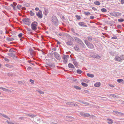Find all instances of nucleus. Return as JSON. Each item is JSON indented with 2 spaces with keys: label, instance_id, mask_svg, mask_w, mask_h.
<instances>
[{
  "label": "nucleus",
  "instance_id": "nucleus-40",
  "mask_svg": "<svg viewBox=\"0 0 124 124\" xmlns=\"http://www.w3.org/2000/svg\"><path fill=\"white\" fill-rule=\"evenodd\" d=\"M88 39L89 41H91L92 39V38L90 37H88Z\"/></svg>",
  "mask_w": 124,
  "mask_h": 124
},
{
  "label": "nucleus",
  "instance_id": "nucleus-12",
  "mask_svg": "<svg viewBox=\"0 0 124 124\" xmlns=\"http://www.w3.org/2000/svg\"><path fill=\"white\" fill-rule=\"evenodd\" d=\"M26 116H29L31 117L32 118H34L35 116L33 115L32 114H26Z\"/></svg>",
  "mask_w": 124,
  "mask_h": 124
},
{
  "label": "nucleus",
  "instance_id": "nucleus-39",
  "mask_svg": "<svg viewBox=\"0 0 124 124\" xmlns=\"http://www.w3.org/2000/svg\"><path fill=\"white\" fill-rule=\"evenodd\" d=\"M4 59L5 61L7 62H8L9 61V60L8 58H4Z\"/></svg>",
  "mask_w": 124,
  "mask_h": 124
},
{
  "label": "nucleus",
  "instance_id": "nucleus-37",
  "mask_svg": "<svg viewBox=\"0 0 124 124\" xmlns=\"http://www.w3.org/2000/svg\"><path fill=\"white\" fill-rule=\"evenodd\" d=\"M23 34L22 33H20L18 35V36L19 38H21L23 37Z\"/></svg>",
  "mask_w": 124,
  "mask_h": 124
},
{
  "label": "nucleus",
  "instance_id": "nucleus-23",
  "mask_svg": "<svg viewBox=\"0 0 124 124\" xmlns=\"http://www.w3.org/2000/svg\"><path fill=\"white\" fill-rule=\"evenodd\" d=\"M74 87L76 89L78 90H80L81 88L79 87L76 85H75L74 86Z\"/></svg>",
  "mask_w": 124,
  "mask_h": 124
},
{
  "label": "nucleus",
  "instance_id": "nucleus-48",
  "mask_svg": "<svg viewBox=\"0 0 124 124\" xmlns=\"http://www.w3.org/2000/svg\"><path fill=\"white\" fill-rule=\"evenodd\" d=\"M73 106H78V105L76 104L73 103Z\"/></svg>",
  "mask_w": 124,
  "mask_h": 124
},
{
  "label": "nucleus",
  "instance_id": "nucleus-49",
  "mask_svg": "<svg viewBox=\"0 0 124 124\" xmlns=\"http://www.w3.org/2000/svg\"><path fill=\"white\" fill-rule=\"evenodd\" d=\"M35 9L36 11H38L39 10V8H38L36 7L35 8Z\"/></svg>",
  "mask_w": 124,
  "mask_h": 124
},
{
  "label": "nucleus",
  "instance_id": "nucleus-16",
  "mask_svg": "<svg viewBox=\"0 0 124 124\" xmlns=\"http://www.w3.org/2000/svg\"><path fill=\"white\" fill-rule=\"evenodd\" d=\"M110 96L114 98H118L119 97V96L116 95L114 94H110Z\"/></svg>",
  "mask_w": 124,
  "mask_h": 124
},
{
  "label": "nucleus",
  "instance_id": "nucleus-24",
  "mask_svg": "<svg viewBox=\"0 0 124 124\" xmlns=\"http://www.w3.org/2000/svg\"><path fill=\"white\" fill-rule=\"evenodd\" d=\"M8 55L11 57L14 56L15 55V54H14L10 53L8 54Z\"/></svg>",
  "mask_w": 124,
  "mask_h": 124
},
{
  "label": "nucleus",
  "instance_id": "nucleus-62",
  "mask_svg": "<svg viewBox=\"0 0 124 124\" xmlns=\"http://www.w3.org/2000/svg\"><path fill=\"white\" fill-rule=\"evenodd\" d=\"M0 94H1V93H0Z\"/></svg>",
  "mask_w": 124,
  "mask_h": 124
},
{
  "label": "nucleus",
  "instance_id": "nucleus-10",
  "mask_svg": "<svg viewBox=\"0 0 124 124\" xmlns=\"http://www.w3.org/2000/svg\"><path fill=\"white\" fill-rule=\"evenodd\" d=\"M30 53L32 56H33L34 55V51L32 49H30Z\"/></svg>",
  "mask_w": 124,
  "mask_h": 124
},
{
  "label": "nucleus",
  "instance_id": "nucleus-21",
  "mask_svg": "<svg viewBox=\"0 0 124 124\" xmlns=\"http://www.w3.org/2000/svg\"><path fill=\"white\" fill-rule=\"evenodd\" d=\"M66 104L70 106H73V103L72 102H69L66 103Z\"/></svg>",
  "mask_w": 124,
  "mask_h": 124
},
{
  "label": "nucleus",
  "instance_id": "nucleus-8",
  "mask_svg": "<svg viewBox=\"0 0 124 124\" xmlns=\"http://www.w3.org/2000/svg\"><path fill=\"white\" fill-rule=\"evenodd\" d=\"M78 24L80 26L83 27H87V25H85V23L83 22H79L78 23Z\"/></svg>",
  "mask_w": 124,
  "mask_h": 124
},
{
  "label": "nucleus",
  "instance_id": "nucleus-46",
  "mask_svg": "<svg viewBox=\"0 0 124 124\" xmlns=\"http://www.w3.org/2000/svg\"><path fill=\"white\" fill-rule=\"evenodd\" d=\"M121 3L122 4H123L124 3V0H121Z\"/></svg>",
  "mask_w": 124,
  "mask_h": 124
},
{
  "label": "nucleus",
  "instance_id": "nucleus-34",
  "mask_svg": "<svg viewBox=\"0 0 124 124\" xmlns=\"http://www.w3.org/2000/svg\"><path fill=\"white\" fill-rule=\"evenodd\" d=\"M123 81V80L122 79H119L117 80V82L119 83H120L121 82H122Z\"/></svg>",
  "mask_w": 124,
  "mask_h": 124
},
{
  "label": "nucleus",
  "instance_id": "nucleus-56",
  "mask_svg": "<svg viewBox=\"0 0 124 124\" xmlns=\"http://www.w3.org/2000/svg\"><path fill=\"white\" fill-rule=\"evenodd\" d=\"M78 39L79 40H80L78 38H77V39Z\"/></svg>",
  "mask_w": 124,
  "mask_h": 124
},
{
  "label": "nucleus",
  "instance_id": "nucleus-28",
  "mask_svg": "<svg viewBox=\"0 0 124 124\" xmlns=\"http://www.w3.org/2000/svg\"><path fill=\"white\" fill-rule=\"evenodd\" d=\"M84 14L88 16L90 15V13L88 12H84Z\"/></svg>",
  "mask_w": 124,
  "mask_h": 124
},
{
  "label": "nucleus",
  "instance_id": "nucleus-54",
  "mask_svg": "<svg viewBox=\"0 0 124 124\" xmlns=\"http://www.w3.org/2000/svg\"><path fill=\"white\" fill-rule=\"evenodd\" d=\"M53 50H54V51L55 50V49L54 48H53Z\"/></svg>",
  "mask_w": 124,
  "mask_h": 124
},
{
  "label": "nucleus",
  "instance_id": "nucleus-3",
  "mask_svg": "<svg viewBox=\"0 0 124 124\" xmlns=\"http://www.w3.org/2000/svg\"><path fill=\"white\" fill-rule=\"evenodd\" d=\"M85 42L89 48H93V45L92 44L89 42L85 40Z\"/></svg>",
  "mask_w": 124,
  "mask_h": 124
},
{
  "label": "nucleus",
  "instance_id": "nucleus-60",
  "mask_svg": "<svg viewBox=\"0 0 124 124\" xmlns=\"http://www.w3.org/2000/svg\"><path fill=\"white\" fill-rule=\"evenodd\" d=\"M31 83H34L33 82H32Z\"/></svg>",
  "mask_w": 124,
  "mask_h": 124
},
{
  "label": "nucleus",
  "instance_id": "nucleus-35",
  "mask_svg": "<svg viewBox=\"0 0 124 124\" xmlns=\"http://www.w3.org/2000/svg\"><path fill=\"white\" fill-rule=\"evenodd\" d=\"M118 21L120 22H122L124 21V19L122 18H120L118 19Z\"/></svg>",
  "mask_w": 124,
  "mask_h": 124
},
{
  "label": "nucleus",
  "instance_id": "nucleus-22",
  "mask_svg": "<svg viewBox=\"0 0 124 124\" xmlns=\"http://www.w3.org/2000/svg\"><path fill=\"white\" fill-rule=\"evenodd\" d=\"M54 20L53 19H52V21L54 23H56L57 20V19L56 17H55L54 18Z\"/></svg>",
  "mask_w": 124,
  "mask_h": 124
},
{
  "label": "nucleus",
  "instance_id": "nucleus-45",
  "mask_svg": "<svg viewBox=\"0 0 124 124\" xmlns=\"http://www.w3.org/2000/svg\"><path fill=\"white\" fill-rule=\"evenodd\" d=\"M90 18L91 19H93L94 18V17L93 16H90Z\"/></svg>",
  "mask_w": 124,
  "mask_h": 124
},
{
  "label": "nucleus",
  "instance_id": "nucleus-11",
  "mask_svg": "<svg viewBox=\"0 0 124 124\" xmlns=\"http://www.w3.org/2000/svg\"><path fill=\"white\" fill-rule=\"evenodd\" d=\"M0 89L3 90V91H5L6 92L8 91H10V92H11V91L9 90H8L5 88H3V87H0Z\"/></svg>",
  "mask_w": 124,
  "mask_h": 124
},
{
  "label": "nucleus",
  "instance_id": "nucleus-1",
  "mask_svg": "<svg viewBox=\"0 0 124 124\" xmlns=\"http://www.w3.org/2000/svg\"><path fill=\"white\" fill-rule=\"evenodd\" d=\"M115 60L117 62H122L124 60V55L122 54L121 55L120 57L118 56H116L115 57Z\"/></svg>",
  "mask_w": 124,
  "mask_h": 124
},
{
  "label": "nucleus",
  "instance_id": "nucleus-4",
  "mask_svg": "<svg viewBox=\"0 0 124 124\" xmlns=\"http://www.w3.org/2000/svg\"><path fill=\"white\" fill-rule=\"evenodd\" d=\"M36 15L38 17L40 18H42L43 17V15L41 11L39 10L38 12L36 13Z\"/></svg>",
  "mask_w": 124,
  "mask_h": 124
},
{
  "label": "nucleus",
  "instance_id": "nucleus-19",
  "mask_svg": "<svg viewBox=\"0 0 124 124\" xmlns=\"http://www.w3.org/2000/svg\"><path fill=\"white\" fill-rule=\"evenodd\" d=\"M87 75L88 76L90 77L93 78L94 77V76L92 74L89 73H87Z\"/></svg>",
  "mask_w": 124,
  "mask_h": 124
},
{
  "label": "nucleus",
  "instance_id": "nucleus-15",
  "mask_svg": "<svg viewBox=\"0 0 124 124\" xmlns=\"http://www.w3.org/2000/svg\"><path fill=\"white\" fill-rule=\"evenodd\" d=\"M101 85V83L100 82H97L95 84L94 86L96 87H99Z\"/></svg>",
  "mask_w": 124,
  "mask_h": 124
},
{
  "label": "nucleus",
  "instance_id": "nucleus-33",
  "mask_svg": "<svg viewBox=\"0 0 124 124\" xmlns=\"http://www.w3.org/2000/svg\"><path fill=\"white\" fill-rule=\"evenodd\" d=\"M7 122L8 124H14L11 121H9L8 120H7Z\"/></svg>",
  "mask_w": 124,
  "mask_h": 124
},
{
  "label": "nucleus",
  "instance_id": "nucleus-51",
  "mask_svg": "<svg viewBox=\"0 0 124 124\" xmlns=\"http://www.w3.org/2000/svg\"><path fill=\"white\" fill-rule=\"evenodd\" d=\"M32 81H33V82H34L33 80H32L31 79L30 80V82H31Z\"/></svg>",
  "mask_w": 124,
  "mask_h": 124
},
{
  "label": "nucleus",
  "instance_id": "nucleus-42",
  "mask_svg": "<svg viewBox=\"0 0 124 124\" xmlns=\"http://www.w3.org/2000/svg\"><path fill=\"white\" fill-rule=\"evenodd\" d=\"M5 66H6L8 67H9V68L11 67V66L8 64H6L5 65Z\"/></svg>",
  "mask_w": 124,
  "mask_h": 124
},
{
  "label": "nucleus",
  "instance_id": "nucleus-52",
  "mask_svg": "<svg viewBox=\"0 0 124 124\" xmlns=\"http://www.w3.org/2000/svg\"><path fill=\"white\" fill-rule=\"evenodd\" d=\"M60 44V43L58 41L57 42V44Z\"/></svg>",
  "mask_w": 124,
  "mask_h": 124
},
{
  "label": "nucleus",
  "instance_id": "nucleus-43",
  "mask_svg": "<svg viewBox=\"0 0 124 124\" xmlns=\"http://www.w3.org/2000/svg\"><path fill=\"white\" fill-rule=\"evenodd\" d=\"M84 92L85 93H89V91L87 90H85Z\"/></svg>",
  "mask_w": 124,
  "mask_h": 124
},
{
  "label": "nucleus",
  "instance_id": "nucleus-38",
  "mask_svg": "<svg viewBox=\"0 0 124 124\" xmlns=\"http://www.w3.org/2000/svg\"><path fill=\"white\" fill-rule=\"evenodd\" d=\"M76 17L77 18V19L78 20H79L81 18L79 16H76Z\"/></svg>",
  "mask_w": 124,
  "mask_h": 124
},
{
  "label": "nucleus",
  "instance_id": "nucleus-31",
  "mask_svg": "<svg viewBox=\"0 0 124 124\" xmlns=\"http://www.w3.org/2000/svg\"><path fill=\"white\" fill-rule=\"evenodd\" d=\"M101 11L102 12H107L106 9L104 8H102L101 9Z\"/></svg>",
  "mask_w": 124,
  "mask_h": 124
},
{
  "label": "nucleus",
  "instance_id": "nucleus-13",
  "mask_svg": "<svg viewBox=\"0 0 124 124\" xmlns=\"http://www.w3.org/2000/svg\"><path fill=\"white\" fill-rule=\"evenodd\" d=\"M68 65L69 67L70 68H75L74 65L70 63H69Z\"/></svg>",
  "mask_w": 124,
  "mask_h": 124
},
{
  "label": "nucleus",
  "instance_id": "nucleus-27",
  "mask_svg": "<svg viewBox=\"0 0 124 124\" xmlns=\"http://www.w3.org/2000/svg\"><path fill=\"white\" fill-rule=\"evenodd\" d=\"M94 3L96 5H99L100 4V3L98 1H95L94 2Z\"/></svg>",
  "mask_w": 124,
  "mask_h": 124
},
{
  "label": "nucleus",
  "instance_id": "nucleus-47",
  "mask_svg": "<svg viewBox=\"0 0 124 124\" xmlns=\"http://www.w3.org/2000/svg\"><path fill=\"white\" fill-rule=\"evenodd\" d=\"M70 42L69 41L67 42H66V43L68 45L71 44Z\"/></svg>",
  "mask_w": 124,
  "mask_h": 124
},
{
  "label": "nucleus",
  "instance_id": "nucleus-9",
  "mask_svg": "<svg viewBox=\"0 0 124 124\" xmlns=\"http://www.w3.org/2000/svg\"><path fill=\"white\" fill-rule=\"evenodd\" d=\"M107 123L108 124H112L113 123V120L109 118L107 119Z\"/></svg>",
  "mask_w": 124,
  "mask_h": 124
},
{
  "label": "nucleus",
  "instance_id": "nucleus-61",
  "mask_svg": "<svg viewBox=\"0 0 124 124\" xmlns=\"http://www.w3.org/2000/svg\"><path fill=\"white\" fill-rule=\"evenodd\" d=\"M20 40H22V39H20Z\"/></svg>",
  "mask_w": 124,
  "mask_h": 124
},
{
  "label": "nucleus",
  "instance_id": "nucleus-20",
  "mask_svg": "<svg viewBox=\"0 0 124 124\" xmlns=\"http://www.w3.org/2000/svg\"><path fill=\"white\" fill-rule=\"evenodd\" d=\"M55 57L58 60H60V58L58 54H56L55 55Z\"/></svg>",
  "mask_w": 124,
  "mask_h": 124
},
{
  "label": "nucleus",
  "instance_id": "nucleus-36",
  "mask_svg": "<svg viewBox=\"0 0 124 124\" xmlns=\"http://www.w3.org/2000/svg\"><path fill=\"white\" fill-rule=\"evenodd\" d=\"M37 91L40 94H44V92L43 91H38V90H37Z\"/></svg>",
  "mask_w": 124,
  "mask_h": 124
},
{
  "label": "nucleus",
  "instance_id": "nucleus-7",
  "mask_svg": "<svg viewBox=\"0 0 124 124\" xmlns=\"http://www.w3.org/2000/svg\"><path fill=\"white\" fill-rule=\"evenodd\" d=\"M111 15L112 16L116 17L120 15V13L118 12H113L111 13Z\"/></svg>",
  "mask_w": 124,
  "mask_h": 124
},
{
  "label": "nucleus",
  "instance_id": "nucleus-55",
  "mask_svg": "<svg viewBox=\"0 0 124 124\" xmlns=\"http://www.w3.org/2000/svg\"><path fill=\"white\" fill-rule=\"evenodd\" d=\"M52 124H56V123H52Z\"/></svg>",
  "mask_w": 124,
  "mask_h": 124
},
{
  "label": "nucleus",
  "instance_id": "nucleus-17",
  "mask_svg": "<svg viewBox=\"0 0 124 124\" xmlns=\"http://www.w3.org/2000/svg\"><path fill=\"white\" fill-rule=\"evenodd\" d=\"M73 63L74 65L76 67H77L78 66V64L77 62L75 60L73 61Z\"/></svg>",
  "mask_w": 124,
  "mask_h": 124
},
{
  "label": "nucleus",
  "instance_id": "nucleus-59",
  "mask_svg": "<svg viewBox=\"0 0 124 124\" xmlns=\"http://www.w3.org/2000/svg\"><path fill=\"white\" fill-rule=\"evenodd\" d=\"M99 58H100L101 57L100 56H99Z\"/></svg>",
  "mask_w": 124,
  "mask_h": 124
},
{
  "label": "nucleus",
  "instance_id": "nucleus-44",
  "mask_svg": "<svg viewBox=\"0 0 124 124\" xmlns=\"http://www.w3.org/2000/svg\"><path fill=\"white\" fill-rule=\"evenodd\" d=\"M92 9L94 11H96L97 10V8L94 7H93L92 8Z\"/></svg>",
  "mask_w": 124,
  "mask_h": 124
},
{
  "label": "nucleus",
  "instance_id": "nucleus-32",
  "mask_svg": "<svg viewBox=\"0 0 124 124\" xmlns=\"http://www.w3.org/2000/svg\"><path fill=\"white\" fill-rule=\"evenodd\" d=\"M77 72L78 73L81 74L82 72V71L81 70H77Z\"/></svg>",
  "mask_w": 124,
  "mask_h": 124
},
{
  "label": "nucleus",
  "instance_id": "nucleus-41",
  "mask_svg": "<svg viewBox=\"0 0 124 124\" xmlns=\"http://www.w3.org/2000/svg\"><path fill=\"white\" fill-rule=\"evenodd\" d=\"M82 103L83 104H86V105H88L89 104V103H86V102H82Z\"/></svg>",
  "mask_w": 124,
  "mask_h": 124
},
{
  "label": "nucleus",
  "instance_id": "nucleus-2",
  "mask_svg": "<svg viewBox=\"0 0 124 124\" xmlns=\"http://www.w3.org/2000/svg\"><path fill=\"white\" fill-rule=\"evenodd\" d=\"M38 24V23L35 21L32 22L31 24V28L34 30H36L37 28V25Z\"/></svg>",
  "mask_w": 124,
  "mask_h": 124
},
{
  "label": "nucleus",
  "instance_id": "nucleus-26",
  "mask_svg": "<svg viewBox=\"0 0 124 124\" xmlns=\"http://www.w3.org/2000/svg\"><path fill=\"white\" fill-rule=\"evenodd\" d=\"M81 84L83 86H84L87 87L88 86V85L87 84L84 83L82 82L81 83Z\"/></svg>",
  "mask_w": 124,
  "mask_h": 124
},
{
  "label": "nucleus",
  "instance_id": "nucleus-29",
  "mask_svg": "<svg viewBox=\"0 0 124 124\" xmlns=\"http://www.w3.org/2000/svg\"><path fill=\"white\" fill-rule=\"evenodd\" d=\"M22 6L20 5H18L17 6V8L19 9H21L22 8Z\"/></svg>",
  "mask_w": 124,
  "mask_h": 124
},
{
  "label": "nucleus",
  "instance_id": "nucleus-57",
  "mask_svg": "<svg viewBox=\"0 0 124 124\" xmlns=\"http://www.w3.org/2000/svg\"><path fill=\"white\" fill-rule=\"evenodd\" d=\"M123 83L124 84V80L123 81Z\"/></svg>",
  "mask_w": 124,
  "mask_h": 124
},
{
  "label": "nucleus",
  "instance_id": "nucleus-5",
  "mask_svg": "<svg viewBox=\"0 0 124 124\" xmlns=\"http://www.w3.org/2000/svg\"><path fill=\"white\" fill-rule=\"evenodd\" d=\"M80 114L81 116L85 117H87L89 116H90L89 114L88 113H85L83 112H80Z\"/></svg>",
  "mask_w": 124,
  "mask_h": 124
},
{
  "label": "nucleus",
  "instance_id": "nucleus-53",
  "mask_svg": "<svg viewBox=\"0 0 124 124\" xmlns=\"http://www.w3.org/2000/svg\"><path fill=\"white\" fill-rule=\"evenodd\" d=\"M110 86L111 87H114V86H113V85H111Z\"/></svg>",
  "mask_w": 124,
  "mask_h": 124
},
{
  "label": "nucleus",
  "instance_id": "nucleus-18",
  "mask_svg": "<svg viewBox=\"0 0 124 124\" xmlns=\"http://www.w3.org/2000/svg\"><path fill=\"white\" fill-rule=\"evenodd\" d=\"M0 114L1 116H2L3 117H5V118H7L9 120L10 119L6 115H5L3 114L0 113Z\"/></svg>",
  "mask_w": 124,
  "mask_h": 124
},
{
  "label": "nucleus",
  "instance_id": "nucleus-50",
  "mask_svg": "<svg viewBox=\"0 0 124 124\" xmlns=\"http://www.w3.org/2000/svg\"><path fill=\"white\" fill-rule=\"evenodd\" d=\"M112 39H117V37H112Z\"/></svg>",
  "mask_w": 124,
  "mask_h": 124
},
{
  "label": "nucleus",
  "instance_id": "nucleus-6",
  "mask_svg": "<svg viewBox=\"0 0 124 124\" xmlns=\"http://www.w3.org/2000/svg\"><path fill=\"white\" fill-rule=\"evenodd\" d=\"M69 58V56L68 55H66L64 56L63 57V61L65 63H66L68 61V58Z\"/></svg>",
  "mask_w": 124,
  "mask_h": 124
},
{
  "label": "nucleus",
  "instance_id": "nucleus-58",
  "mask_svg": "<svg viewBox=\"0 0 124 124\" xmlns=\"http://www.w3.org/2000/svg\"><path fill=\"white\" fill-rule=\"evenodd\" d=\"M1 66V65L0 64V67Z\"/></svg>",
  "mask_w": 124,
  "mask_h": 124
},
{
  "label": "nucleus",
  "instance_id": "nucleus-14",
  "mask_svg": "<svg viewBox=\"0 0 124 124\" xmlns=\"http://www.w3.org/2000/svg\"><path fill=\"white\" fill-rule=\"evenodd\" d=\"M113 112L115 113V114L116 115H122L123 113L121 112H119L117 111H113Z\"/></svg>",
  "mask_w": 124,
  "mask_h": 124
},
{
  "label": "nucleus",
  "instance_id": "nucleus-30",
  "mask_svg": "<svg viewBox=\"0 0 124 124\" xmlns=\"http://www.w3.org/2000/svg\"><path fill=\"white\" fill-rule=\"evenodd\" d=\"M74 48L76 50L78 51L79 49L78 47L77 46H75Z\"/></svg>",
  "mask_w": 124,
  "mask_h": 124
},
{
  "label": "nucleus",
  "instance_id": "nucleus-25",
  "mask_svg": "<svg viewBox=\"0 0 124 124\" xmlns=\"http://www.w3.org/2000/svg\"><path fill=\"white\" fill-rule=\"evenodd\" d=\"M30 15L31 16H34L35 15V13L33 12L32 11H30Z\"/></svg>",
  "mask_w": 124,
  "mask_h": 124
}]
</instances>
